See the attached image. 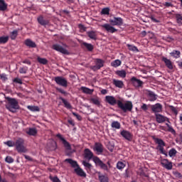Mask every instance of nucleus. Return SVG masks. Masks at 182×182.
I'll return each mask as SVG.
<instances>
[{"mask_svg":"<svg viewBox=\"0 0 182 182\" xmlns=\"http://www.w3.org/2000/svg\"><path fill=\"white\" fill-rule=\"evenodd\" d=\"M13 82H14V83H18V85H22V80L18 77L14 78Z\"/></svg>","mask_w":182,"mask_h":182,"instance_id":"052dcab7","label":"nucleus"},{"mask_svg":"<svg viewBox=\"0 0 182 182\" xmlns=\"http://www.w3.org/2000/svg\"><path fill=\"white\" fill-rule=\"evenodd\" d=\"M170 161H168V159H161V164L162 166V167H164V166H165V164H168V163H169Z\"/></svg>","mask_w":182,"mask_h":182,"instance_id":"5fc2aeb1","label":"nucleus"},{"mask_svg":"<svg viewBox=\"0 0 182 182\" xmlns=\"http://www.w3.org/2000/svg\"><path fill=\"white\" fill-rule=\"evenodd\" d=\"M55 90H57V92H59V93H61V95H64V96H68V92L65 91L62 88L55 87Z\"/></svg>","mask_w":182,"mask_h":182,"instance_id":"a18cd8bd","label":"nucleus"},{"mask_svg":"<svg viewBox=\"0 0 182 182\" xmlns=\"http://www.w3.org/2000/svg\"><path fill=\"white\" fill-rule=\"evenodd\" d=\"M54 80L58 86H61L62 87H68V80H66V78L62 76H57L54 77Z\"/></svg>","mask_w":182,"mask_h":182,"instance_id":"423d86ee","label":"nucleus"},{"mask_svg":"<svg viewBox=\"0 0 182 182\" xmlns=\"http://www.w3.org/2000/svg\"><path fill=\"white\" fill-rule=\"evenodd\" d=\"M152 139L154 140L156 144H158L157 149L159 151L163 153V150H164V147H166V142L163 141V139L160 138L156 137V136H152Z\"/></svg>","mask_w":182,"mask_h":182,"instance_id":"39448f33","label":"nucleus"},{"mask_svg":"<svg viewBox=\"0 0 182 182\" xmlns=\"http://www.w3.org/2000/svg\"><path fill=\"white\" fill-rule=\"evenodd\" d=\"M112 82L116 87H119V89H123V87L124 86V84L122 80L114 79Z\"/></svg>","mask_w":182,"mask_h":182,"instance_id":"b1692460","label":"nucleus"},{"mask_svg":"<svg viewBox=\"0 0 182 182\" xmlns=\"http://www.w3.org/2000/svg\"><path fill=\"white\" fill-rule=\"evenodd\" d=\"M164 6H166V8H169V6L173 7V4L170 3V2H165L164 4Z\"/></svg>","mask_w":182,"mask_h":182,"instance_id":"69168bd1","label":"nucleus"},{"mask_svg":"<svg viewBox=\"0 0 182 182\" xmlns=\"http://www.w3.org/2000/svg\"><path fill=\"white\" fill-rule=\"evenodd\" d=\"M60 100H61L65 106V107H66V109H72V105H70V103H69V102H68L66 100H65L63 97H59Z\"/></svg>","mask_w":182,"mask_h":182,"instance_id":"c85d7f7f","label":"nucleus"},{"mask_svg":"<svg viewBox=\"0 0 182 182\" xmlns=\"http://www.w3.org/2000/svg\"><path fill=\"white\" fill-rule=\"evenodd\" d=\"M8 104L6 105V108L11 113H16V110L19 109V103L15 98H11L8 97L6 98Z\"/></svg>","mask_w":182,"mask_h":182,"instance_id":"7ed1b4c3","label":"nucleus"},{"mask_svg":"<svg viewBox=\"0 0 182 182\" xmlns=\"http://www.w3.org/2000/svg\"><path fill=\"white\" fill-rule=\"evenodd\" d=\"M50 180H51L53 182H62L60 181V179L58 178V176H50Z\"/></svg>","mask_w":182,"mask_h":182,"instance_id":"6e6d98bb","label":"nucleus"},{"mask_svg":"<svg viewBox=\"0 0 182 182\" xmlns=\"http://www.w3.org/2000/svg\"><path fill=\"white\" fill-rule=\"evenodd\" d=\"M125 177H127V178L130 177V172L129 171V169H126L125 171Z\"/></svg>","mask_w":182,"mask_h":182,"instance_id":"338daca9","label":"nucleus"},{"mask_svg":"<svg viewBox=\"0 0 182 182\" xmlns=\"http://www.w3.org/2000/svg\"><path fill=\"white\" fill-rule=\"evenodd\" d=\"M91 103L95 105L96 106H100V99L98 97L90 98Z\"/></svg>","mask_w":182,"mask_h":182,"instance_id":"c756f323","label":"nucleus"},{"mask_svg":"<svg viewBox=\"0 0 182 182\" xmlns=\"http://www.w3.org/2000/svg\"><path fill=\"white\" fill-rule=\"evenodd\" d=\"M28 72V67H23L19 69V73L25 75Z\"/></svg>","mask_w":182,"mask_h":182,"instance_id":"603ef678","label":"nucleus"},{"mask_svg":"<svg viewBox=\"0 0 182 182\" xmlns=\"http://www.w3.org/2000/svg\"><path fill=\"white\" fill-rule=\"evenodd\" d=\"M84 157L87 159V160H92V159H93V152L87 148L85 149L84 150Z\"/></svg>","mask_w":182,"mask_h":182,"instance_id":"a211bd4d","label":"nucleus"},{"mask_svg":"<svg viewBox=\"0 0 182 182\" xmlns=\"http://www.w3.org/2000/svg\"><path fill=\"white\" fill-rule=\"evenodd\" d=\"M87 35L90 39H92V41H96L97 39V33L94 31H90L87 33Z\"/></svg>","mask_w":182,"mask_h":182,"instance_id":"5701e85b","label":"nucleus"},{"mask_svg":"<svg viewBox=\"0 0 182 182\" xmlns=\"http://www.w3.org/2000/svg\"><path fill=\"white\" fill-rule=\"evenodd\" d=\"M94 150L97 151V153H103V144L96 142L94 146Z\"/></svg>","mask_w":182,"mask_h":182,"instance_id":"aec40b11","label":"nucleus"},{"mask_svg":"<svg viewBox=\"0 0 182 182\" xmlns=\"http://www.w3.org/2000/svg\"><path fill=\"white\" fill-rule=\"evenodd\" d=\"M169 108L171 110V112H173V113H174V114H176V115L178 114V111L177 110V108H176L174 106L170 105Z\"/></svg>","mask_w":182,"mask_h":182,"instance_id":"3c124183","label":"nucleus"},{"mask_svg":"<svg viewBox=\"0 0 182 182\" xmlns=\"http://www.w3.org/2000/svg\"><path fill=\"white\" fill-rule=\"evenodd\" d=\"M151 20L152 21V22H154V23H160V20L156 19L153 16L151 17Z\"/></svg>","mask_w":182,"mask_h":182,"instance_id":"e2e57ef3","label":"nucleus"},{"mask_svg":"<svg viewBox=\"0 0 182 182\" xmlns=\"http://www.w3.org/2000/svg\"><path fill=\"white\" fill-rule=\"evenodd\" d=\"M151 109L154 113H160L163 110V106L160 103L151 105Z\"/></svg>","mask_w":182,"mask_h":182,"instance_id":"f3484780","label":"nucleus"},{"mask_svg":"<svg viewBox=\"0 0 182 182\" xmlns=\"http://www.w3.org/2000/svg\"><path fill=\"white\" fill-rule=\"evenodd\" d=\"M97 174L100 182H109V177L107 175H103L101 172H97Z\"/></svg>","mask_w":182,"mask_h":182,"instance_id":"412c9836","label":"nucleus"},{"mask_svg":"<svg viewBox=\"0 0 182 182\" xmlns=\"http://www.w3.org/2000/svg\"><path fill=\"white\" fill-rule=\"evenodd\" d=\"M65 161L70 164L73 168H75L74 171L76 173L77 176H79L80 177H86V172L79 166L77 161H73L72 159H66Z\"/></svg>","mask_w":182,"mask_h":182,"instance_id":"f03ea898","label":"nucleus"},{"mask_svg":"<svg viewBox=\"0 0 182 182\" xmlns=\"http://www.w3.org/2000/svg\"><path fill=\"white\" fill-rule=\"evenodd\" d=\"M176 154H177V150H176V149H174V148H172L168 151L169 157H176Z\"/></svg>","mask_w":182,"mask_h":182,"instance_id":"ea45409f","label":"nucleus"},{"mask_svg":"<svg viewBox=\"0 0 182 182\" xmlns=\"http://www.w3.org/2000/svg\"><path fill=\"white\" fill-rule=\"evenodd\" d=\"M163 167L166 170H172L173 168V162L170 161L169 163L165 164Z\"/></svg>","mask_w":182,"mask_h":182,"instance_id":"c03bdc74","label":"nucleus"},{"mask_svg":"<svg viewBox=\"0 0 182 182\" xmlns=\"http://www.w3.org/2000/svg\"><path fill=\"white\" fill-rule=\"evenodd\" d=\"M24 45H26V46H27L28 48H36V43H35L34 41H33L32 40L27 38L24 41Z\"/></svg>","mask_w":182,"mask_h":182,"instance_id":"6ab92c4d","label":"nucleus"},{"mask_svg":"<svg viewBox=\"0 0 182 182\" xmlns=\"http://www.w3.org/2000/svg\"><path fill=\"white\" fill-rule=\"evenodd\" d=\"M124 167H126V164H124L122 161L117 162V168H118V170H123V168H124Z\"/></svg>","mask_w":182,"mask_h":182,"instance_id":"79ce46f5","label":"nucleus"},{"mask_svg":"<svg viewBox=\"0 0 182 182\" xmlns=\"http://www.w3.org/2000/svg\"><path fill=\"white\" fill-rule=\"evenodd\" d=\"M120 65H122V60L119 59L115 60L111 63V66H112V68H119Z\"/></svg>","mask_w":182,"mask_h":182,"instance_id":"72a5a7b5","label":"nucleus"},{"mask_svg":"<svg viewBox=\"0 0 182 182\" xmlns=\"http://www.w3.org/2000/svg\"><path fill=\"white\" fill-rule=\"evenodd\" d=\"M56 137H58V139L63 142V144L66 150H72V146H70V144L68 142V141H66V139H65V138H63L60 134H58Z\"/></svg>","mask_w":182,"mask_h":182,"instance_id":"4468645a","label":"nucleus"},{"mask_svg":"<svg viewBox=\"0 0 182 182\" xmlns=\"http://www.w3.org/2000/svg\"><path fill=\"white\" fill-rule=\"evenodd\" d=\"M18 36V30H14L11 33H10V38L11 41H15Z\"/></svg>","mask_w":182,"mask_h":182,"instance_id":"e433bc0d","label":"nucleus"},{"mask_svg":"<svg viewBox=\"0 0 182 182\" xmlns=\"http://www.w3.org/2000/svg\"><path fill=\"white\" fill-rule=\"evenodd\" d=\"M147 95L149 98L150 102H154L155 100H157V95H156L154 92L149 90L147 92Z\"/></svg>","mask_w":182,"mask_h":182,"instance_id":"393cba45","label":"nucleus"},{"mask_svg":"<svg viewBox=\"0 0 182 182\" xmlns=\"http://www.w3.org/2000/svg\"><path fill=\"white\" fill-rule=\"evenodd\" d=\"M82 46H85V48H86V49H87L89 52H92V50L95 49V48L93 47V45H92L91 43H87L84 42L82 43Z\"/></svg>","mask_w":182,"mask_h":182,"instance_id":"f704fd0d","label":"nucleus"},{"mask_svg":"<svg viewBox=\"0 0 182 182\" xmlns=\"http://www.w3.org/2000/svg\"><path fill=\"white\" fill-rule=\"evenodd\" d=\"M5 161L6 163H9V164L14 163V159H12L11 156H6V159H5Z\"/></svg>","mask_w":182,"mask_h":182,"instance_id":"bf43d9fd","label":"nucleus"},{"mask_svg":"<svg viewBox=\"0 0 182 182\" xmlns=\"http://www.w3.org/2000/svg\"><path fill=\"white\" fill-rule=\"evenodd\" d=\"M26 133L29 136H36L38 134V130H36V128H29L26 129Z\"/></svg>","mask_w":182,"mask_h":182,"instance_id":"bb28decb","label":"nucleus"},{"mask_svg":"<svg viewBox=\"0 0 182 182\" xmlns=\"http://www.w3.org/2000/svg\"><path fill=\"white\" fill-rule=\"evenodd\" d=\"M52 49L56 50L57 52H60V53H63V55H70L69 50H66L60 44H53L52 46Z\"/></svg>","mask_w":182,"mask_h":182,"instance_id":"1a4fd4ad","label":"nucleus"},{"mask_svg":"<svg viewBox=\"0 0 182 182\" xmlns=\"http://www.w3.org/2000/svg\"><path fill=\"white\" fill-rule=\"evenodd\" d=\"M73 114L75 116V117H76V119H77V120L80 122L82 121V116L79 115L76 112H73Z\"/></svg>","mask_w":182,"mask_h":182,"instance_id":"680f3d73","label":"nucleus"},{"mask_svg":"<svg viewBox=\"0 0 182 182\" xmlns=\"http://www.w3.org/2000/svg\"><path fill=\"white\" fill-rule=\"evenodd\" d=\"M82 164L84 167H85L86 170H90V168H92V165L89 164V162H87L86 161H83Z\"/></svg>","mask_w":182,"mask_h":182,"instance_id":"49530a36","label":"nucleus"},{"mask_svg":"<svg viewBox=\"0 0 182 182\" xmlns=\"http://www.w3.org/2000/svg\"><path fill=\"white\" fill-rule=\"evenodd\" d=\"M161 60L162 62H164V63H165V65L166 66V68H168V69H169L170 70H173V62H171V60L166 57H162Z\"/></svg>","mask_w":182,"mask_h":182,"instance_id":"dca6fc26","label":"nucleus"},{"mask_svg":"<svg viewBox=\"0 0 182 182\" xmlns=\"http://www.w3.org/2000/svg\"><path fill=\"white\" fill-rule=\"evenodd\" d=\"M95 65H93L91 69L94 70V72H96V70H99L105 66V60L100 59V58H96L95 60Z\"/></svg>","mask_w":182,"mask_h":182,"instance_id":"6e6552de","label":"nucleus"},{"mask_svg":"<svg viewBox=\"0 0 182 182\" xmlns=\"http://www.w3.org/2000/svg\"><path fill=\"white\" fill-rule=\"evenodd\" d=\"M111 127H112V129H117L119 130V129L122 127V124H120V122L118 121H113L111 124Z\"/></svg>","mask_w":182,"mask_h":182,"instance_id":"7c9ffc66","label":"nucleus"},{"mask_svg":"<svg viewBox=\"0 0 182 182\" xmlns=\"http://www.w3.org/2000/svg\"><path fill=\"white\" fill-rule=\"evenodd\" d=\"M94 162L97 166L100 167L102 170H104L105 171H109V166L105 163H103V161L100 160L99 157L95 156L93 159Z\"/></svg>","mask_w":182,"mask_h":182,"instance_id":"0eeeda50","label":"nucleus"},{"mask_svg":"<svg viewBox=\"0 0 182 182\" xmlns=\"http://www.w3.org/2000/svg\"><path fill=\"white\" fill-rule=\"evenodd\" d=\"M115 75H117V76H119V77L124 78L126 77V70H117L115 72Z\"/></svg>","mask_w":182,"mask_h":182,"instance_id":"473e14b6","label":"nucleus"},{"mask_svg":"<svg viewBox=\"0 0 182 182\" xmlns=\"http://www.w3.org/2000/svg\"><path fill=\"white\" fill-rule=\"evenodd\" d=\"M127 46L129 50H132V52H139V48L134 45L127 44Z\"/></svg>","mask_w":182,"mask_h":182,"instance_id":"4c0bfd02","label":"nucleus"},{"mask_svg":"<svg viewBox=\"0 0 182 182\" xmlns=\"http://www.w3.org/2000/svg\"><path fill=\"white\" fill-rule=\"evenodd\" d=\"M101 26L109 33H116L117 32V29L109 23L102 24Z\"/></svg>","mask_w":182,"mask_h":182,"instance_id":"2eb2a0df","label":"nucleus"},{"mask_svg":"<svg viewBox=\"0 0 182 182\" xmlns=\"http://www.w3.org/2000/svg\"><path fill=\"white\" fill-rule=\"evenodd\" d=\"M176 22L177 23H179V25H182V16L181 14H176Z\"/></svg>","mask_w":182,"mask_h":182,"instance_id":"37998d69","label":"nucleus"},{"mask_svg":"<svg viewBox=\"0 0 182 182\" xmlns=\"http://www.w3.org/2000/svg\"><path fill=\"white\" fill-rule=\"evenodd\" d=\"M109 12H110V9L107 7L102 9L101 14L102 15H109Z\"/></svg>","mask_w":182,"mask_h":182,"instance_id":"de8ad7c7","label":"nucleus"},{"mask_svg":"<svg viewBox=\"0 0 182 182\" xmlns=\"http://www.w3.org/2000/svg\"><path fill=\"white\" fill-rule=\"evenodd\" d=\"M177 63L179 69H182V61H178Z\"/></svg>","mask_w":182,"mask_h":182,"instance_id":"774afa93","label":"nucleus"},{"mask_svg":"<svg viewBox=\"0 0 182 182\" xmlns=\"http://www.w3.org/2000/svg\"><path fill=\"white\" fill-rule=\"evenodd\" d=\"M138 175L140 176V177H149V176L146 174V172H144L143 170L138 172Z\"/></svg>","mask_w":182,"mask_h":182,"instance_id":"4d7b16f0","label":"nucleus"},{"mask_svg":"<svg viewBox=\"0 0 182 182\" xmlns=\"http://www.w3.org/2000/svg\"><path fill=\"white\" fill-rule=\"evenodd\" d=\"M130 82L132 85L136 89L143 87V85H144V82L143 81L136 78V77H132L130 80Z\"/></svg>","mask_w":182,"mask_h":182,"instance_id":"9d476101","label":"nucleus"},{"mask_svg":"<svg viewBox=\"0 0 182 182\" xmlns=\"http://www.w3.org/2000/svg\"><path fill=\"white\" fill-rule=\"evenodd\" d=\"M141 109H142V110L146 112L148 110L149 108L147 107V105L143 104L142 106L141 107Z\"/></svg>","mask_w":182,"mask_h":182,"instance_id":"0e129e2a","label":"nucleus"},{"mask_svg":"<svg viewBox=\"0 0 182 182\" xmlns=\"http://www.w3.org/2000/svg\"><path fill=\"white\" fill-rule=\"evenodd\" d=\"M4 144L8 146V147H14L15 146V142H14V141H7L4 142Z\"/></svg>","mask_w":182,"mask_h":182,"instance_id":"8fccbe9b","label":"nucleus"},{"mask_svg":"<svg viewBox=\"0 0 182 182\" xmlns=\"http://www.w3.org/2000/svg\"><path fill=\"white\" fill-rule=\"evenodd\" d=\"M14 146L18 153H26L28 151L26 147H25V140L22 138H18L15 141Z\"/></svg>","mask_w":182,"mask_h":182,"instance_id":"20e7f679","label":"nucleus"},{"mask_svg":"<svg viewBox=\"0 0 182 182\" xmlns=\"http://www.w3.org/2000/svg\"><path fill=\"white\" fill-rule=\"evenodd\" d=\"M105 102L110 105V106H116L117 105L119 109H122L124 113L127 112H132L133 110V103L131 101H126L123 98H119L117 100L116 97L112 95H107L105 97Z\"/></svg>","mask_w":182,"mask_h":182,"instance_id":"f257e3e1","label":"nucleus"},{"mask_svg":"<svg viewBox=\"0 0 182 182\" xmlns=\"http://www.w3.org/2000/svg\"><path fill=\"white\" fill-rule=\"evenodd\" d=\"M0 79H1L3 82H6L8 77L6 76V74L2 73L0 74Z\"/></svg>","mask_w":182,"mask_h":182,"instance_id":"13d9d810","label":"nucleus"},{"mask_svg":"<svg viewBox=\"0 0 182 182\" xmlns=\"http://www.w3.org/2000/svg\"><path fill=\"white\" fill-rule=\"evenodd\" d=\"M8 9V4L5 3V0H0V11Z\"/></svg>","mask_w":182,"mask_h":182,"instance_id":"2f4dec72","label":"nucleus"},{"mask_svg":"<svg viewBox=\"0 0 182 182\" xmlns=\"http://www.w3.org/2000/svg\"><path fill=\"white\" fill-rule=\"evenodd\" d=\"M37 60H38V63H41V65H48V60H46V58H42L41 57H38Z\"/></svg>","mask_w":182,"mask_h":182,"instance_id":"58836bf2","label":"nucleus"},{"mask_svg":"<svg viewBox=\"0 0 182 182\" xmlns=\"http://www.w3.org/2000/svg\"><path fill=\"white\" fill-rule=\"evenodd\" d=\"M173 176H175L177 178H182V175H181V173L177 171H173Z\"/></svg>","mask_w":182,"mask_h":182,"instance_id":"864d4df0","label":"nucleus"},{"mask_svg":"<svg viewBox=\"0 0 182 182\" xmlns=\"http://www.w3.org/2000/svg\"><path fill=\"white\" fill-rule=\"evenodd\" d=\"M80 90H82V93H85L86 95H92L94 92V90H90L86 87H81Z\"/></svg>","mask_w":182,"mask_h":182,"instance_id":"cd10ccee","label":"nucleus"},{"mask_svg":"<svg viewBox=\"0 0 182 182\" xmlns=\"http://www.w3.org/2000/svg\"><path fill=\"white\" fill-rule=\"evenodd\" d=\"M109 23L112 26H122L123 25V18L121 17H113L109 19Z\"/></svg>","mask_w":182,"mask_h":182,"instance_id":"9b49d317","label":"nucleus"},{"mask_svg":"<svg viewBox=\"0 0 182 182\" xmlns=\"http://www.w3.org/2000/svg\"><path fill=\"white\" fill-rule=\"evenodd\" d=\"M170 56L174 58L175 59H178L180 56H181V52L180 50H173L172 52L169 53Z\"/></svg>","mask_w":182,"mask_h":182,"instance_id":"a878e982","label":"nucleus"},{"mask_svg":"<svg viewBox=\"0 0 182 182\" xmlns=\"http://www.w3.org/2000/svg\"><path fill=\"white\" fill-rule=\"evenodd\" d=\"M8 41H9V36H1L0 37V44L4 45V43H7Z\"/></svg>","mask_w":182,"mask_h":182,"instance_id":"c9c22d12","label":"nucleus"},{"mask_svg":"<svg viewBox=\"0 0 182 182\" xmlns=\"http://www.w3.org/2000/svg\"><path fill=\"white\" fill-rule=\"evenodd\" d=\"M166 125L168 127V132H170V133H172V134H176V130H174L173 127L170 126L168 124H166Z\"/></svg>","mask_w":182,"mask_h":182,"instance_id":"09e8293b","label":"nucleus"},{"mask_svg":"<svg viewBox=\"0 0 182 182\" xmlns=\"http://www.w3.org/2000/svg\"><path fill=\"white\" fill-rule=\"evenodd\" d=\"M27 109H28V110H31V112H39L40 110L39 107L38 106L28 105L27 106Z\"/></svg>","mask_w":182,"mask_h":182,"instance_id":"a19ab883","label":"nucleus"},{"mask_svg":"<svg viewBox=\"0 0 182 182\" xmlns=\"http://www.w3.org/2000/svg\"><path fill=\"white\" fill-rule=\"evenodd\" d=\"M38 23L41 25V26H49L50 25V21L49 19L45 18L43 16L41 15L37 18Z\"/></svg>","mask_w":182,"mask_h":182,"instance_id":"f8f14e48","label":"nucleus"},{"mask_svg":"<svg viewBox=\"0 0 182 182\" xmlns=\"http://www.w3.org/2000/svg\"><path fill=\"white\" fill-rule=\"evenodd\" d=\"M156 119L157 123H164L166 120H167V117L160 114H156Z\"/></svg>","mask_w":182,"mask_h":182,"instance_id":"4be33fe9","label":"nucleus"},{"mask_svg":"<svg viewBox=\"0 0 182 182\" xmlns=\"http://www.w3.org/2000/svg\"><path fill=\"white\" fill-rule=\"evenodd\" d=\"M120 134L128 141H132L133 140V134L127 130L123 129L121 131Z\"/></svg>","mask_w":182,"mask_h":182,"instance_id":"ddd939ff","label":"nucleus"}]
</instances>
